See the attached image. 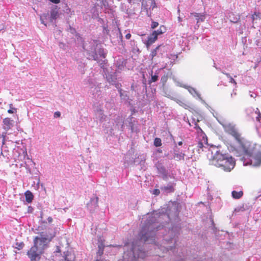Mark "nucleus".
I'll list each match as a JSON object with an SVG mask.
<instances>
[{
	"instance_id": "f257e3e1",
	"label": "nucleus",
	"mask_w": 261,
	"mask_h": 261,
	"mask_svg": "<svg viewBox=\"0 0 261 261\" xmlns=\"http://www.w3.org/2000/svg\"><path fill=\"white\" fill-rule=\"evenodd\" d=\"M212 164L221 168L225 171L230 172L235 166V161L231 156H228L217 151L213 155Z\"/></svg>"
},
{
	"instance_id": "f03ea898",
	"label": "nucleus",
	"mask_w": 261,
	"mask_h": 261,
	"mask_svg": "<svg viewBox=\"0 0 261 261\" xmlns=\"http://www.w3.org/2000/svg\"><path fill=\"white\" fill-rule=\"evenodd\" d=\"M54 236L55 234H47L46 232L42 231L40 233V237H36L34 239L33 246H36L40 253H43L44 249L47 247L48 243Z\"/></svg>"
},
{
	"instance_id": "7ed1b4c3",
	"label": "nucleus",
	"mask_w": 261,
	"mask_h": 261,
	"mask_svg": "<svg viewBox=\"0 0 261 261\" xmlns=\"http://www.w3.org/2000/svg\"><path fill=\"white\" fill-rule=\"evenodd\" d=\"M236 141L239 145L238 149L242 154L247 156H251L252 149L254 147L255 143L242 137V135Z\"/></svg>"
},
{
	"instance_id": "20e7f679",
	"label": "nucleus",
	"mask_w": 261,
	"mask_h": 261,
	"mask_svg": "<svg viewBox=\"0 0 261 261\" xmlns=\"http://www.w3.org/2000/svg\"><path fill=\"white\" fill-rule=\"evenodd\" d=\"M222 125L224 131L232 136L236 140L241 135L237 128L236 125L233 123L225 122L222 123Z\"/></svg>"
},
{
	"instance_id": "39448f33",
	"label": "nucleus",
	"mask_w": 261,
	"mask_h": 261,
	"mask_svg": "<svg viewBox=\"0 0 261 261\" xmlns=\"http://www.w3.org/2000/svg\"><path fill=\"white\" fill-rule=\"evenodd\" d=\"M251 156L253 159V166H259L261 165V145L255 144L254 147L252 149Z\"/></svg>"
},
{
	"instance_id": "423d86ee",
	"label": "nucleus",
	"mask_w": 261,
	"mask_h": 261,
	"mask_svg": "<svg viewBox=\"0 0 261 261\" xmlns=\"http://www.w3.org/2000/svg\"><path fill=\"white\" fill-rule=\"evenodd\" d=\"M42 254V253H40V251L36 249V246H33L27 252V255L31 261H39Z\"/></svg>"
},
{
	"instance_id": "0eeeda50",
	"label": "nucleus",
	"mask_w": 261,
	"mask_h": 261,
	"mask_svg": "<svg viewBox=\"0 0 261 261\" xmlns=\"http://www.w3.org/2000/svg\"><path fill=\"white\" fill-rule=\"evenodd\" d=\"M98 198L97 197L91 199L90 202L87 204V206L90 211L94 210L98 206Z\"/></svg>"
},
{
	"instance_id": "6e6552de",
	"label": "nucleus",
	"mask_w": 261,
	"mask_h": 261,
	"mask_svg": "<svg viewBox=\"0 0 261 261\" xmlns=\"http://www.w3.org/2000/svg\"><path fill=\"white\" fill-rule=\"evenodd\" d=\"M74 259V254L68 251L64 252L63 258L60 261H72Z\"/></svg>"
},
{
	"instance_id": "1a4fd4ad",
	"label": "nucleus",
	"mask_w": 261,
	"mask_h": 261,
	"mask_svg": "<svg viewBox=\"0 0 261 261\" xmlns=\"http://www.w3.org/2000/svg\"><path fill=\"white\" fill-rule=\"evenodd\" d=\"M162 45H158L156 48L153 49L150 55L151 60H152L154 57H155L158 55V53L160 52L161 55H163V53L164 52V50H162L161 49Z\"/></svg>"
},
{
	"instance_id": "9d476101",
	"label": "nucleus",
	"mask_w": 261,
	"mask_h": 261,
	"mask_svg": "<svg viewBox=\"0 0 261 261\" xmlns=\"http://www.w3.org/2000/svg\"><path fill=\"white\" fill-rule=\"evenodd\" d=\"M158 39V37L155 33H152L148 37L146 45L147 47L153 44Z\"/></svg>"
},
{
	"instance_id": "9b49d317",
	"label": "nucleus",
	"mask_w": 261,
	"mask_h": 261,
	"mask_svg": "<svg viewBox=\"0 0 261 261\" xmlns=\"http://www.w3.org/2000/svg\"><path fill=\"white\" fill-rule=\"evenodd\" d=\"M12 120L10 118H6L3 120L4 129L6 131L9 130L12 126Z\"/></svg>"
},
{
	"instance_id": "f8f14e48",
	"label": "nucleus",
	"mask_w": 261,
	"mask_h": 261,
	"mask_svg": "<svg viewBox=\"0 0 261 261\" xmlns=\"http://www.w3.org/2000/svg\"><path fill=\"white\" fill-rule=\"evenodd\" d=\"M176 102L181 107H183L184 108H185V109H187V110H192L193 108L192 107H191V105L183 100H181V99H176Z\"/></svg>"
},
{
	"instance_id": "ddd939ff",
	"label": "nucleus",
	"mask_w": 261,
	"mask_h": 261,
	"mask_svg": "<svg viewBox=\"0 0 261 261\" xmlns=\"http://www.w3.org/2000/svg\"><path fill=\"white\" fill-rule=\"evenodd\" d=\"M141 239L143 240L144 242H147L149 240V237H153V233L152 232H146L145 233H143V231H142L141 232Z\"/></svg>"
},
{
	"instance_id": "4468645a",
	"label": "nucleus",
	"mask_w": 261,
	"mask_h": 261,
	"mask_svg": "<svg viewBox=\"0 0 261 261\" xmlns=\"http://www.w3.org/2000/svg\"><path fill=\"white\" fill-rule=\"evenodd\" d=\"M24 195L25 197V201L29 203L32 202L34 198V195H33L32 193L30 191L28 190L25 192Z\"/></svg>"
},
{
	"instance_id": "2eb2a0df",
	"label": "nucleus",
	"mask_w": 261,
	"mask_h": 261,
	"mask_svg": "<svg viewBox=\"0 0 261 261\" xmlns=\"http://www.w3.org/2000/svg\"><path fill=\"white\" fill-rule=\"evenodd\" d=\"M161 189L166 193H171L174 191V186L171 185L162 187L161 188Z\"/></svg>"
},
{
	"instance_id": "dca6fc26",
	"label": "nucleus",
	"mask_w": 261,
	"mask_h": 261,
	"mask_svg": "<svg viewBox=\"0 0 261 261\" xmlns=\"http://www.w3.org/2000/svg\"><path fill=\"white\" fill-rule=\"evenodd\" d=\"M166 31V27L162 25H161L159 28V29L156 31H154L152 33H155V34L156 35L157 37H158L159 35H162L164 34Z\"/></svg>"
},
{
	"instance_id": "f3484780",
	"label": "nucleus",
	"mask_w": 261,
	"mask_h": 261,
	"mask_svg": "<svg viewBox=\"0 0 261 261\" xmlns=\"http://www.w3.org/2000/svg\"><path fill=\"white\" fill-rule=\"evenodd\" d=\"M232 196L234 199H240L243 195V192L240 191L239 192L236 191H233L231 192Z\"/></svg>"
},
{
	"instance_id": "a211bd4d",
	"label": "nucleus",
	"mask_w": 261,
	"mask_h": 261,
	"mask_svg": "<svg viewBox=\"0 0 261 261\" xmlns=\"http://www.w3.org/2000/svg\"><path fill=\"white\" fill-rule=\"evenodd\" d=\"M58 16V12L56 9H53L50 12V21L56 19Z\"/></svg>"
},
{
	"instance_id": "6ab92c4d",
	"label": "nucleus",
	"mask_w": 261,
	"mask_h": 261,
	"mask_svg": "<svg viewBox=\"0 0 261 261\" xmlns=\"http://www.w3.org/2000/svg\"><path fill=\"white\" fill-rule=\"evenodd\" d=\"M185 154L182 153H175L174 155V159L177 161L184 160Z\"/></svg>"
},
{
	"instance_id": "aec40b11",
	"label": "nucleus",
	"mask_w": 261,
	"mask_h": 261,
	"mask_svg": "<svg viewBox=\"0 0 261 261\" xmlns=\"http://www.w3.org/2000/svg\"><path fill=\"white\" fill-rule=\"evenodd\" d=\"M251 19L253 22L256 20H259L260 19V13L254 12L251 16Z\"/></svg>"
},
{
	"instance_id": "412c9836",
	"label": "nucleus",
	"mask_w": 261,
	"mask_h": 261,
	"mask_svg": "<svg viewBox=\"0 0 261 261\" xmlns=\"http://www.w3.org/2000/svg\"><path fill=\"white\" fill-rule=\"evenodd\" d=\"M161 139L159 138H155L154 140V145L156 147H160L162 145Z\"/></svg>"
},
{
	"instance_id": "4be33fe9",
	"label": "nucleus",
	"mask_w": 261,
	"mask_h": 261,
	"mask_svg": "<svg viewBox=\"0 0 261 261\" xmlns=\"http://www.w3.org/2000/svg\"><path fill=\"white\" fill-rule=\"evenodd\" d=\"M189 91L194 96H197L198 97L201 99L200 94L198 92H197L195 89L192 88Z\"/></svg>"
},
{
	"instance_id": "5701e85b",
	"label": "nucleus",
	"mask_w": 261,
	"mask_h": 261,
	"mask_svg": "<svg viewBox=\"0 0 261 261\" xmlns=\"http://www.w3.org/2000/svg\"><path fill=\"white\" fill-rule=\"evenodd\" d=\"M10 109L8 110V113L9 114L16 113L17 112V109L13 107V105H9Z\"/></svg>"
},
{
	"instance_id": "b1692460",
	"label": "nucleus",
	"mask_w": 261,
	"mask_h": 261,
	"mask_svg": "<svg viewBox=\"0 0 261 261\" xmlns=\"http://www.w3.org/2000/svg\"><path fill=\"white\" fill-rule=\"evenodd\" d=\"M194 15V17H196L197 19V23L199 22L200 21H203V17L202 18L199 17V14L198 13H191V16Z\"/></svg>"
},
{
	"instance_id": "393cba45",
	"label": "nucleus",
	"mask_w": 261,
	"mask_h": 261,
	"mask_svg": "<svg viewBox=\"0 0 261 261\" xmlns=\"http://www.w3.org/2000/svg\"><path fill=\"white\" fill-rule=\"evenodd\" d=\"M255 113L257 115V116L256 117V120L260 122L261 120V113L258 108L256 109Z\"/></svg>"
},
{
	"instance_id": "a878e982",
	"label": "nucleus",
	"mask_w": 261,
	"mask_h": 261,
	"mask_svg": "<svg viewBox=\"0 0 261 261\" xmlns=\"http://www.w3.org/2000/svg\"><path fill=\"white\" fill-rule=\"evenodd\" d=\"M24 245V244L23 242L16 243L15 248L18 250H20L23 247Z\"/></svg>"
},
{
	"instance_id": "bb28decb",
	"label": "nucleus",
	"mask_w": 261,
	"mask_h": 261,
	"mask_svg": "<svg viewBox=\"0 0 261 261\" xmlns=\"http://www.w3.org/2000/svg\"><path fill=\"white\" fill-rule=\"evenodd\" d=\"M158 80V76L157 75H151V80L149 81L150 83L155 82Z\"/></svg>"
},
{
	"instance_id": "cd10ccee",
	"label": "nucleus",
	"mask_w": 261,
	"mask_h": 261,
	"mask_svg": "<svg viewBox=\"0 0 261 261\" xmlns=\"http://www.w3.org/2000/svg\"><path fill=\"white\" fill-rule=\"evenodd\" d=\"M197 147H198L199 150V149H202V148L203 147V143L202 141H200L198 142V144H197Z\"/></svg>"
},
{
	"instance_id": "c85d7f7f",
	"label": "nucleus",
	"mask_w": 261,
	"mask_h": 261,
	"mask_svg": "<svg viewBox=\"0 0 261 261\" xmlns=\"http://www.w3.org/2000/svg\"><path fill=\"white\" fill-rule=\"evenodd\" d=\"M159 25V23L156 21H152L151 24V29H153L156 28Z\"/></svg>"
},
{
	"instance_id": "c756f323",
	"label": "nucleus",
	"mask_w": 261,
	"mask_h": 261,
	"mask_svg": "<svg viewBox=\"0 0 261 261\" xmlns=\"http://www.w3.org/2000/svg\"><path fill=\"white\" fill-rule=\"evenodd\" d=\"M7 136V132L3 133L1 137L3 138V144H4L5 142V138Z\"/></svg>"
},
{
	"instance_id": "7c9ffc66",
	"label": "nucleus",
	"mask_w": 261,
	"mask_h": 261,
	"mask_svg": "<svg viewBox=\"0 0 261 261\" xmlns=\"http://www.w3.org/2000/svg\"><path fill=\"white\" fill-rule=\"evenodd\" d=\"M229 82L234 84L235 86L237 85L236 81L231 76H230Z\"/></svg>"
},
{
	"instance_id": "2f4dec72",
	"label": "nucleus",
	"mask_w": 261,
	"mask_h": 261,
	"mask_svg": "<svg viewBox=\"0 0 261 261\" xmlns=\"http://www.w3.org/2000/svg\"><path fill=\"white\" fill-rule=\"evenodd\" d=\"M61 116V113L59 111H57V112H56L55 113H54V117L55 118H58V117H60Z\"/></svg>"
},
{
	"instance_id": "473e14b6",
	"label": "nucleus",
	"mask_w": 261,
	"mask_h": 261,
	"mask_svg": "<svg viewBox=\"0 0 261 261\" xmlns=\"http://www.w3.org/2000/svg\"><path fill=\"white\" fill-rule=\"evenodd\" d=\"M160 193V191L159 189H154L153 192V194L155 195H159Z\"/></svg>"
},
{
	"instance_id": "72a5a7b5",
	"label": "nucleus",
	"mask_w": 261,
	"mask_h": 261,
	"mask_svg": "<svg viewBox=\"0 0 261 261\" xmlns=\"http://www.w3.org/2000/svg\"><path fill=\"white\" fill-rule=\"evenodd\" d=\"M51 2H52L53 3H54V4H58L59 3H60V0H49Z\"/></svg>"
},
{
	"instance_id": "f704fd0d",
	"label": "nucleus",
	"mask_w": 261,
	"mask_h": 261,
	"mask_svg": "<svg viewBox=\"0 0 261 261\" xmlns=\"http://www.w3.org/2000/svg\"><path fill=\"white\" fill-rule=\"evenodd\" d=\"M99 248H100V247L99 246ZM103 248L100 249V248H99V250H98V253L100 255H101L102 254H103Z\"/></svg>"
},
{
	"instance_id": "c9c22d12",
	"label": "nucleus",
	"mask_w": 261,
	"mask_h": 261,
	"mask_svg": "<svg viewBox=\"0 0 261 261\" xmlns=\"http://www.w3.org/2000/svg\"><path fill=\"white\" fill-rule=\"evenodd\" d=\"M132 35L130 33H128L125 35V38L127 39H129L131 37Z\"/></svg>"
},
{
	"instance_id": "e433bc0d",
	"label": "nucleus",
	"mask_w": 261,
	"mask_h": 261,
	"mask_svg": "<svg viewBox=\"0 0 261 261\" xmlns=\"http://www.w3.org/2000/svg\"><path fill=\"white\" fill-rule=\"evenodd\" d=\"M47 220H48V222H49V223H51V222H52V221H53V219H52V218H51V217H48V218H47Z\"/></svg>"
},
{
	"instance_id": "4c0bfd02",
	"label": "nucleus",
	"mask_w": 261,
	"mask_h": 261,
	"mask_svg": "<svg viewBox=\"0 0 261 261\" xmlns=\"http://www.w3.org/2000/svg\"><path fill=\"white\" fill-rule=\"evenodd\" d=\"M223 73L226 75L229 79L230 78V76H231L229 73L225 72H223Z\"/></svg>"
},
{
	"instance_id": "58836bf2",
	"label": "nucleus",
	"mask_w": 261,
	"mask_h": 261,
	"mask_svg": "<svg viewBox=\"0 0 261 261\" xmlns=\"http://www.w3.org/2000/svg\"><path fill=\"white\" fill-rule=\"evenodd\" d=\"M131 90L134 91L135 90V86H134V84H133L132 85H131Z\"/></svg>"
},
{
	"instance_id": "ea45409f",
	"label": "nucleus",
	"mask_w": 261,
	"mask_h": 261,
	"mask_svg": "<svg viewBox=\"0 0 261 261\" xmlns=\"http://www.w3.org/2000/svg\"><path fill=\"white\" fill-rule=\"evenodd\" d=\"M182 144V141H179V142H178V145L181 146Z\"/></svg>"
},
{
	"instance_id": "a19ab883",
	"label": "nucleus",
	"mask_w": 261,
	"mask_h": 261,
	"mask_svg": "<svg viewBox=\"0 0 261 261\" xmlns=\"http://www.w3.org/2000/svg\"><path fill=\"white\" fill-rule=\"evenodd\" d=\"M178 20L179 21V22H181L182 21V19L180 17H178Z\"/></svg>"
},
{
	"instance_id": "79ce46f5",
	"label": "nucleus",
	"mask_w": 261,
	"mask_h": 261,
	"mask_svg": "<svg viewBox=\"0 0 261 261\" xmlns=\"http://www.w3.org/2000/svg\"><path fill=\"white\" fill-rule=\"evenodd\" d=\"M161 169H162L163 171H165V168L162 167V168H161Z\"/></svg>"
},
{
	"instance_id": "37998d69",
	"label": "nucleus",
	"mask_w": 261,
	"mask_h": 261,
	"mask_svg": "<svg viewBox=\"0 0 261 261\" xmlns=\"http://www.w3.org/2000/svg\"><path fill=\"white\" fill-rule=\"evenodd\" d=\"M58 252H60V250L59 249H57Z\"/></svg>"
},
{
	"instance_id": "c03bdc74",
	"label": "nucleus",
	"mask_w": 261,
	"mask_h": 261,
	"mask_svg": "<svg viewBox=\"0 0 261 261\" xmlns=\"http://www.w3.org/2000/svg\"><path fill=\"white\" fill-rule=\"evenodd\" d=\"M178 13H179V12H180V10L179 9L178 10Z\"/></svg>"
},
{
	"instance_id": "a18cd8bd",
	"label": "nucleus",
	"mask_w": 261,
	"mask_h": 261,
	"mask_svg": "<svg viewBox=\"0 0 261 261\" xmlns=\"http://www.w3.org/2000/svg\"><path fill=\"white\" fill-rule=\"evenodd\" d=\"M234 95H236L237 94V93L236 92H234Z\"/></svg>"
}]
</instances>
